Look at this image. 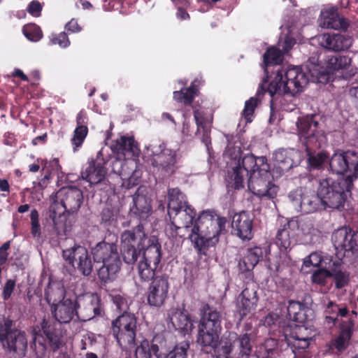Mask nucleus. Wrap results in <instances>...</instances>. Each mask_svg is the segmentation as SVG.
I'll use <instances>...</instances> for the list:
<instances>
[{"mask_svg": "<svg viewBox=\"0 0 358 358\" xmlns=\"http://www.w3.org/2000/svg\"><path fill=\"white\" fill-rule=\"evenodd\" d=\"M22 31L26 38L31 41L37 42L43 37L40 27L34 24L25 25Z\"/></svg>", "mask_w": 358, "mask_h": 358, "instance_id": "obj_51", "label": "nucleus"}, {"mask_svg": "<svg viewBox=\"0 0 358 358\" xmlns=\"http://www.w3.org/2000/svg\"><path fill=\"white\" fill-rule=\"evenodd\" d=\"M253 219L251 215L242 211L234 215L231 227L234 233L242 241H250L253 237Z\"/></svg>", "mask_w": 358, "mask_h": 358, "instance_id": "obj_26", "label": "nucleus"}, {"mask_svg": "<svg viewBox=\"0 0 358 358\" xmlns=\"http://www.w3.org/2000/svg\"><path fill=\"white\" fill-rule=\"evenodd\" d=\"M318 23L320 27L325 29H345L348 27L347 20L338 15L337 8L334 6L322 10Z\"/></svg>", "mask_w": 358, "mask_h": 358, "instance_id": "obj_29", "label": "nucleus"}, {"mask_svg": "<svg viewBox=\"0 0 358 358\" xmlns=\"http://www.w3.org/2000/svg\"><path fill=\"white\" fill-rule=\"evenodd\" d=\"M216 358H241L236 356V352H233V345L230 338L221 341L219 345L214 347Z\"/></svg>", "mask_w": 358, "mask_h": 358, "instance_id": "obj_45", "label": "nucleus"}, {"mask_svg": "<svg viewBox=\"0 0 358 358\" xmlns=\"http://www.w3.org/2000/svg\"><path fill=\"white\" fill-rule=\"evenodd\" d=\"M76 303L77 319L87 321L100 314L99 298L92 294H85L74 299Z\"/></svg>", "mask_w": 358, "mask_h": 358, "instance_id": "obj_22", "label": "nucleus"}, {"mask_svg": "<svg viewBox=\"0 0 358 358\" xmlns=\"http://www.w3.org/2000/svg\"><path fill=\"white\" fill-rule=\"evenodd\" d=\"M121 252L125 263L132 264L136 262L149 237L145 233L143 224H138L131 229L124 231L120 236Z\"/></svg>", "mask_w": 358, "mask_h": 358, "instance_id": "obj_9", "label": "nucleus"}, {"mask_svg": "<svg viewBox=\"0 0 358 358\" xmlns=\"http://www.w3.org/2000/svg\"><path fill=\"white\" fill-rule=\"evenodd\" d=\"M51 42L54 45H59L61 48H67L70 45V41L65 32L59 34H53L51 36Z\"/></svg>", "mask_w": 358, "mask_h": 358, "instance_id": "obj_59", "label": "nucleus"}, {"mask_svg": "<svg viewBox=\"0 0 358 358\" xmlns=\"http://www.w3.org/2000/svg\"><path fill=\"white\" fill-rule=\"evenodd\" d=\"M331 171L338 175H343L350 167L354 173L350 176H358V152L348 150L346 152H336L329 159Z\"/></svg>", "mask_w": 358, "mask_h": 358, "instance_id": "obj_20", "label": "nucleus"}, {"mask_svg": "<svg viewBox=\"0 0 358 358\" xmlns=\"http://www.w3.org/2000/svg\"><path fill=\"white\" fill-rule=\"evenodd\" d=\"M331 241L336 251L338 259H342L346 253L358 252V232L348 227H342L336 230Z\"/></svg>", "mask_w": 358, "mask_h": 358, "instance_id": "obj_17", "label": "nucleus"}, {"mask_svg": "<svg viewBox=\"0 0 358 358\" xmlns=\"http://www.w3.org/2000/svg\"><path fill=\"white\" fill-rule=\"evenodd\" d=\"M41 328L48 341L50 348L53 351L59 350L63 345L62 336L55 331L54 328L45 319L41 322Z\"/></svg>", "mask_w": 358, "mask_h": 358, "instance_id": "obj_41", "label": "nucleus"}, {"mask_svg": "<svg viewBox=\"0 0 358 358\" xmlns=\"http://www.w3.org/2000/svg\"><path fill=\"white\" fill-rule=\"evenodd\" d=\"M112 171L117 174L122 180V186L131 188L137 185L141 177V171L134 160L115 159L111 164Z\"/></svg>", "mask_w": 358, "mask_h": 358, "instance_id": "obj_18", "label": "nucleus"}, {"mask_svg": "<svg viewBox=\"0 0 358 358\" xmlns=\"http://www.w3.org/2000/svg\"><path fill=\"white\" fill-rule=\"evenodd\" d=\"M292 332L288 334L287 338L298 339H312L309 330L304 326L294 324L292 327Z\"/></svg>", "mask_w": 358, "mask_h": 358, "instance_id": "obj_53", "label": "nucleus"}, {"mask_svg": "<svg viewBox=\"0 0 358 358\" xmlns=\"http://www.w3.org/2000/svg\"><path fill=\"white\" fill-rule=\"evenodd\" d=\"M229 336L233 348H237L239 350V352L236 353V356L243 358L244 357H247L250 354L252 345L249 336L247 334L238 338L236 334L230 333Z\"/></svg>", "mask_w": 358, "mask_h": 358, "instance_id": "obj_37", "label": "nucleus"}, {"mask_svg": "<svg viewBox=\"0 0 358 358\" xmlns=\"http://www.w3.org/2000/svg\"><path fill=\"white\" fill-rule=\"evenodd\" d=\"M189 348V343L182 342L176 345L166 357H158V358H187V350Z\"/></svg>", "mask_w": 358, "mask_h": 358, "instance_id": "obj_52", "label": "nucleus"}, {"mask_svg": "<svg viewBox=\"0 0 358 358\" xmlns=\"http://www.w3.org/2000/svg\"><path fill=\"white\" fill-rule=\"evenodd\" d=\"M77 127L74 130V134L71 138V143L73 145L74 152L83 145L88 133L86 126V115L83 111L79 112L76 117Z\"/></svg>", "mask_w": 358, "mask_h": 358, "instance_id": "obj_35", "label": "nucleus"}, {"mask_svg": "<svg viewBox=\"0 0 358 358\" xmlns=\"http://www.w3.org/2000/svg\"><path fill=\"white\" fill-rule=\"evenodd\" d=\"M158 265H151V263L141 260L138 265L139 276L143 280L148 281L155 278V271Z\"/></svg>", "mask_w": 358, "mask_h": 358, "instance_id": "obj_47", "label": "nucleus"}, {"mask_svg": "<svg viewBox=\"0 0 358 358\" xmlns=\"http://www.w3.org/2000/svg\"><path fill=\"white\" fill-rule=\"evenodd\" d=\"M113 303L115 305L117 310L121 312L127 313V310L131 303L130 297L122 292H113L110 294Z\"/></svg>", "mask_w": 358, "mask_h": 358, "instance_id": "obj_46", "label": "nucleus"}, {"mask_svg": "<svg viewBox=\"0 0 358 358\" xmlns=\"http://www.w3.org/2000/svg\"><path fill=\"white\" fill-rule=\"evenodd\" d=\"M306 73L299 67L278 69L268 85L263 83L257 91V94L267 92L271 97L275 95H294L302 91L307 84Z\"/></svg>", "mask_w": 358, "mask_h": 358, "instance_id": "obj_5", "label": "nucleus"}, {"mask_svg": "<svg viewBox=\"0 0 358 358\" xmlns=\"http://www.w3.org/2000/svg\"><path fill=\"white\" fill-rule=\"evenodd\" d=\"M82 191L73 187H63L56 194V199L50 207L49 217L52 220L57 235L66 234V213L73 214L78 211L83 203Z\"/></svg>", "mask_w": 358, "mask_h": 358, "instance_id": "obj_4", "label": "nucleus"}, {"mask_svg": "<svg viewBox=\"0 0 358 358\" xmlns=\"http://www.w3.org/2000/svg\"><path fill=\"white\" fill-rule=\"evenodd\" d=\"M15 281L14 280L9 279L6 282L3 287L2 292V298L3 300L6 301L10 297L15 289Z\"/></svg>", "mask_w": 358, "mask_h": 358, "instance_id": "obj_62", "label": "nucleus"}, {"mask_svg": "<svg viewBox=\"0 0 358 358\" xmlns=\"http://www.w3.org/2000/svg\"><path fill=\"white\" fill-rule=\"evenodd\" d=\"M318 123L313 116H306L296 122L299 135L304 138L303 145L309 152L313 147H322L326 143V136L317 131Z\"/></svg>", "mask_w": 358, "mask_h": 358, "instance_id": "obj_15", "label": "nucleus"}, {"mask_svg": "<svg viewBox=\"0 0 358 358\" xmlns=\"http://www.w3.org/2000/svg\"><path fill=\"white\" fill-rule=\"evenodd\" d=\"M355 176L340 177L336 180L326 178L319 180L318 194L322 198L323 209H342L353 187Z\"/></svg>", "mask_w": 358, "mask_h": 358, "instance_id": "obj_6", "label": "nucleus"}, {"mask_svg": "<svg viewBox=\"0 0 358 358\" xmlns=\"http://www.w3.org/2000/svg\"><path fill=\"white\" fill-rule=\"evenodd\" d=\"M282 61V53L280 50L271 47L264 54L265 64H278Z\"/></svg>", "mask_w": 358, "mask_h": 358, "instance_id": "obj_49", "label": "nucleus"}, {"mask_svg": "<svg viewBox=\"0 0 358 358\" xmlns=\"http://www.w3.org/2000/svg\"><path fill=\"white\" fill-rule=\"evenodd\" d=\"M91 253L95 263L102 264L98 270L99 279L104 282L113 280L121 266L117 245L101 241L92 248Z\"/></svg>", "mask_w": 358, "mask_h": 358, "instance_id": "obj_8", "label": "nucleus"}, {"mask_svg": "<svg viewBox=\"0 0 358 358\" xmlns=\"http://www.w3.org/2000/svg\"><path fill=\"white\" fill-rule=\"evenodd\" d=\"M320 148V147H313L310 149L309 152L305 148L308 156V164L313 169L321 168L322 165L329 160V156L326 152H315L316 149Z\"/></svg>", "mask_w": 358, "mask_h": 358, "instance_id": "obj_43", "label": "nucleus"}, {"mask_svg": "<svg viewBox=\"0 0 358 358\" xmlns=\"http://www.w3.org/2000/svg\"><path fill=\"white\" fill-rule=\"evenodd\" d=\"M96 343V336L94 333L87 332L82 336L80 349L87 350L88 348L93 346Z\"/></svg>", "mask_w": 358, "mask_h": 358, "instance_id": "obj_58", "label": "nucleus"}, {"mask_svg": "<svg viewBox=\"0 0 358 358\" xmlns=\"http://www.w3.org/2000/svg\"><path fill=\"white\" fill-rule=\"evenodd\" d=\"M289 262V259L285 257H280L278 259L271 262L268 264V268L273 272L280 273L281 272L286 266H288Z\"/></svg>", "mask_w": 358, "mask_h": 358, "instance_id": "obj_56", "label": "nucleus"}, {"mask_svg": "<svg viewBox=\"0 0 358 358\" xmlns=\"http://www.w3.org/2000/svg\"><path fill=\"white\" fill-rule=\"evenodd\" d=\"M13 325V320L0 317V342L9 351L22 355L27 347L26 334Z\"/></svg>", "mask_w": 358, "mask_h": 358, "instance_id": "obj_12", "label": "nucleus"}, {"mask_svg": "<svg viewBox=\"0 0 358 358\" xmlns=\"http://www.w3.org/2000/svg\"><path fill=\"white\" fill-rule=\"evenodd\" d=\"M50 309L55 319L61 324H67L77 319L76 303L74 299H66L57 304L51 305Z\"/></svg>", "mask_w": 358, "mask_h": 358, "instance_id": "obj_28", "label": "nucleus"}, {"mask_svg": "<svg viewBox=\"0 0 358 358\" xmlns=\"http://www.w3.org/2000/svg\"><path fill=\"white\" fill-rule=\"evenodd\" d=\"M136 318L134 314L124 313L112 322L113 335L122 349H127L135 343Z\"/></svg>", "mask_w": 358, "mask_h": 358, "instance_id": "obj_13", "label": "nucleus"}, {"mask_svg": "<svg viewBox=\"0 0 358 358\" xmlns=\"http://www.w3.org/2000/svg\"><path fill=\"white\" fill-rule=\"evenodd\" d=\"M262 257L259 248H250L246 255L239 261L238 266L242 272L248 271L254 268Z\"/></svg>", "mask_w": 358, "mask_h": 358, "instance_id": "obj_39", "label": "nucleus"}, {"mask_svg": "<svg viewBox=\"0 0 358 358\" xmlns=\"http://www.w3.org/2000/svg\"><path fill=\"white\" fill-rule=\"evenodd\" d=\"M226 223V218L217 216L213 210L202 211L195 220L189 236L195 248L201 251L215 245Z\"/></svg>", "mask_w": 358, "mask_h": 358, "instance_id": "obj_3", "label": "nucleus"}, {"mask_svg": "<svg viewBox=\"0 0 358 358\" xmlns=\"http://www.w3.org/2000/svg\"><path fill=\"white\" fill-rule=\"evenodd\" d=\"M325 324L331 328L338 326V335L332 339L329 344L331 350L336 349L338 352L345 350L350 345L352 335L356 313L350 311L345 306L329 301L326 307Z\"/></svg>", "mask_w": 358, "mask_h": 358, "instance_id": "obj_2", "label": "nucleus"}, {"mask_svg": "<svg viewBox=\"0 0 358 358\" xmlns=\"http://www.w3.org/2000/svg\"><path fill=\"white\" fill-rule=\"evenodd\" d=\"M320 45L334 52L348 50L352 44V38L342 34H324L316 36Z\"/></svg>", "mask_w": 358, "mask_h": 358, "instance_id": "obj_24", "label": "nucleus"}, {"mask_svg": "<svg viewBox=\"0 0 358 358\" xmlns=\"http://www.w3.org/2000/svg\"><path fill=\"white\" fill-rule=\"evenodd\" d=\"M114 149L119 153L136 155L138 153L137 144L133 137L121 136L113 145Z\"/></svg>", "mask_w": 358, "mask_h": 358, "instance_id": "obj_40", "label": "nucleus"}, {"mask_svg": "<svg viewBox=\"0 0 358 358\" xmlns=\"http://www.w3.org/2000/svg\"><path fill=\"white\" fill-rule=\"evenodd\" d=\"M199 85V82L197 80H195L192 83L189 88L174 92V99L185 104H191L193 99L197 93V87Z\"/></svg>", "mask_w": 358, "mask_h": 358, "instance_id": "obj_42", "label": "nucleus"}, {"mask_svg": "<svg viewBox=\"0 0 358 358\" xmlns=\"http://www.w3.org/2000/svg\"><path fill=\"white\" fill-rule=\"evenodd\" d=\"M194 116L197 125V133H199L201 128L205 129L206 127V120L204 117V113L201 110H194Z\"/></svg>", "mask_w": 358, "mask_h": 358, "instance_id": "obj_63", "label": "nucleus"}, {"mask_svg": "<svg viewBox=\"0 0 358 358\" xmlns=\"http://www.w3.org/2000/svg\"><path fill=\"white\" fill-rule=\"evenodd\" d=\"M289 329L288 328L285 330V341L287 345L292 348L294 353H296V351L299 350H305L309 346L311 339L287 338V331H289Z\"/></svg>", "mask_w": 358, "mask_h": 358, "instance_id": "obj_50", "label": "nucleus"}, {"mask_svg": "<svg viewBox=\"0 0 358 358\" xmlns=\"http://www.w3.org/2000/svg\"><path fill=\"white\" fill-rule=\"evenodd\" d=\"M303 306L298 301H290L287 306V314L289 319L301 322L303 320Z\"/></svg>", "mask_w": 358, "mask_h": 358, "instance_id": "obj_48", "label": "nucleus"}, {"mask_svg": "<svg viewBox=\"0 0 358 358\" xmlns=\"http://www.w3.org/2000/svg\"><path fill=\"white\" fill-rule=\"evenodd\" d=\"M196 215V210L189 204L177 210L175 213L169 214L171 222L167 224L166 232L173 238L183 236L185 234H182V229L189 231V229L194 226Z\"/></svg>", "mask_w": 358, "mask_h": 358, "instance_id": "obj_16", "label": "nucleus"}, {"mask_svg": "<svg viewBox=\"0 0 358 358\" xmlns=\"http://www.w3.org/2000/svg\"><path fill=\"white\" fill-rule=\"evenodd\" d=\"M221 313L208 307L200 320L197 342L203 347L214 348L221 331Z\"/></svg>", "mask_w": 358, "mask_h": 358, "instance_id": "obj_11", "label": "nucleus"}, {"mask_svg": "<svg viewBox=\"0 0 358 358\" xmlns=\"http://www.w3.org/2000/svg\"><path fill=\"white\" fill-rule=\"evenodd\" d=\"M322 262V257L320 254L317 252H312L308 257L304 259L303 265L306 267L313 266L315 267L319 266Z\"/></svg>", "mask_w": 358, "mask_h": 358, "instance_id": "obj_60", "label": "nucleus"}, {"mask_svg": "<svg viewBox=\"0 0 358 358\" xmlns=\"http://www.w3.org/2000/svg\"><path fill=\"white\" fill-rule=\"evenodd\" d=\"M168 214L175 213L177 210L188 206L186 196L178 188L170 189L168 192Z\"/></svg>", "mask_w": 358, "mask_h": 358, "instance_id": "obj_38", "label": "nucleus"}, {"mask_svg": "<svg viewBox=\"0 0 358 358\" xmlns=\"http://www.w3.org/2000/svg\"><path fill=\"white\" fill-rule=\"evenodd\" d=\"M352 58L345 55H327L315 53L306 62V68L313 82L326 83L330 74L350 67Z\"/></svg>", "mask_w": 358, "mask_h": 358, "instance_id": "obj_7", "label": "nucleus"}, {"mask_svg": "<svg viewBox=\"0 0 358 358\" xmlns=\"http://www.w3.org/2000/svg\"><path fill=\"white\" fill-rule=\"evenodd\" d=\"M330 277H331V271L325 269H319L313 273L311 280L313 283L324 285L326 283L327 279Z\"/></svg>", "mask_w": 358, "mask_h": 358, "instance_id": "obj_57", "label": "nucleus"}, {"mask_svg": "<svg viewBox=\"0 0 358 358\" xmlns=\"http://www.w3.org/2000/svg\"><path fill=\"white\" fill-rule=\"evenodd\" d=\"M169 287L166 276H156L148 288L147 296L148 303L152 306H162L167 297Z\"/></svg>", "mask_w": 358, "mask_h": 358, "instance_id": "obj_23", "label": "nucleus"}, {"mask_svg": "<svg viewBox=\"0 0 358 358\" xmlns=\"http://www.w3.org/2000/svg\"><path fill=\"white\" fill-rule=\"evenodd\" d=\"M169 317L173 327L184 334L190 332L194 328L192 320L185 310L173 308Z\"/></svg>", "mask_w": 358, "mask_h": 358, "instance_id": "obj_33", "label": "nucleus"}, {"mask_svg": "<svg viewBox=\"0 0 358 358\" xmlns=\"http://www.w3.org/2000/svg\"><path fill=\"white\" fill-rule=\"evenodd\" d=\"M341 259L335 260L332 264L329 266L331 268V276L334 278L336 286L341 289L345 287L348 282V275L341 270Z\"/></svg>", "mask_w": 358, "mask_h": 358, "instance_id": "obj_44", "label": "nucleus"}, {"mask_svg": "<svg viewBox=\"0 0 358 358\" xmlns=\"http://www.w3.org/2000/svg\"><path fill=\"white\" fill-rule=\"evenodd\" d=\"M42 10L41 4L37 1H32L27 7V11L34 17H39Z\"/></svg>", "mask_w": 358, "mask_h": 358, "instance_id": "obj_64", "label": "nucleus"}, {"mask_svg": "<svg viewBox=\"0 0 358 358\" xmlns=\"http://www.w3.org/2000/svg\"><path fill=\"white\" fill-rule=\"evenodd\" d=\"M258 303L257 291L255 287L245 288L237 299V313L240 319L255 313Z\"/></svg>", "mask_w": 358, "mask_h": 358, "instance_id": "obj_25", "label": "nucleus"}, {"mask_svg": "<svg viewBox=\"0 0 358 358\" xmlns=\"http://www.w3.org/2000/svg\"><path fill=\"white\" fill-rule=\"evenodd\" d=\"M134 206L131 211L141 219L147 218L151 213L150 199L147 196L146 189L140 187L133 197Z\"/></svg>", "mask_w": 358, "mask_h": 358, "instance_id": "obj_31", "label": "nucleus"}, {"mask_svg": "<svg viewBox=\"0 0 358 358\" xmlns=\"http://www.w3.org/2000/svg\"><path fill=\"white\" fill-rule=\"evenodd\" d=\"M146 157L150 161L155 171L162 177L172 175L178 169L176 153L170 149H166L163 143H155L146 148Z\"/></svg>", "mask_w": 358, "mask_h": 358, "instance_id": "obj_10", "label": "nucleus"}, {"mask_svg": "<svg viewBox=\"0 0 358 358\" xmlns=\"http://www.w3.org/2000/svg\"><path fill=\"white\" fill-rule=\"evenodd\" d=\"M303 159L301 151L295 149H280L273 153L274 169L279 175L298 166Z\"/></svg>", "mask_w": 358, "mask_h": 358, "instance_id": "obj_21", "label": "nucleus"}, {"mask_svg": "<svg viewBox=\"0 0 358 358\" xmlns=\"http://www.w3.org/2000/svg\"><path fill=\"white\" fill-rule=\"evenodd\" d=\"M164 346H165V341L162 335H156L150 343L144 340L136 349V358H152V355H155L157 358L166 357V355L158 354L159 349Z\"/></svg>", "mask_w": 358, "mask_h": 358, "instance_id": "obj_30", "label": "nucleus"}, {"mask_svg": "<svg viewBox=\"0 0 358 358\" xmlns=\"http://www.w3.org/2000/svg\"><path fill=\"white\" fill-rule=\"evenodd\" d=\"M45 297L50 306L57 304L62 301L69 299L66 296V291L63 285L57 282L48 285L45 291Z\"/></svg>", "mask_w": 358, "mask_h": 358, "instance_id": "obj_36", "label": "nucleus"}, {"mask_svg": "<svg viewBox=\"0 0 358 358\" xmlns=\"http://www.w3.org/2000/svg\"><path fill=\"white\" fill-rule=\"evenodd\" d=\"M64 259L85 276L92 271V262L87 249L80 245H75L64 250L62 254Z\"/></svg>", "mask_w": 358, "mask_h": 358, "instance_id": "obj_19", "label": "nucleus"}, {"mask_svg": "<svg viewBox=\"0 0 358 358\" xmlns=\"http://www.w3.org/2000/svg\"><path fill=\"white\" fill-rule=\"evenodd\" d=\"M225 156L231 159V171H228L230 183L236 189L244 187L245 178L248 177V187L255 195L259 197L274 198L278 187L271 182L273 178L270 166L265 157L256 158L253 155H247L241 159L240 145L232 144L229 135Z\"/></svg>", "mask_w": 358, "mask_h": 358, "instance_id": "obj_1", "label": "nucleus"}, {"mask_svg": "<svg viewBox=\"0 0 358 358\" xmlns=\"http://www.w3.org/2000/svg\"><path fill=\"white\" fill-rule=\"evenodd\" d=\"M101 157L102 151L100 150L96 155V159L89 161L87 167L81 172L82 178L91 185H96L105 178L106 169L104 167L103 159H101Z\"/></svg>", "mask_w": 358, "mask_h": 358, "instance_id": "obj_27", "label": "nucleus"}, {"mask_svg": "<svg viewBox=\"0 0 358 358\" xmlns=\"http://www.w3.org/2000/svg\"><path fill=\"white\" fill-rule=\"evenodd\" d=\"M276 243L284 249L288 248L291 245L289 231L287 229H282L278 231L276 235Z\"/></svg>", "mask_w": 358, "mask_h": 358, "instance_id": "obj_55", "label": "nucleus"}, {"mask_svg": "<svg viewBox=\"0 0 358 358\" xmlns=\"http://www.w3.org/2000/svg\"><path fill=\"white\" fill-rule=\"evenodd\" d=\"M293 207L303 213H313L323 209L322 198L318 192L304 187L297 188L289 194Z\"/></svg>", "mask_w": 358, "mask_h": 358, "instance_id": "obj_14", "label": "nucleus"}, {"mask_svg": "<svg viewBox=\"0 0 358 358\" xmlns=\"http://www.w3.org/2000/svg\"><path fill=\"white\" fill-rule=\"evenodd\" d=\"M258 99L251 97L249 100L245 101V108L243 111V115L245 120L246 123H250L252 120V115L256 106L258 104Z\"/></svg>", "mask_w": 358, "mask_h": 358, "instance_id": "obj_54", "label": "nucleus"}, {"mask_svg": "<svg viewBox=\"0 0 358 358\" xmlns=\"http://www.w3.org/2000/svg\"><path fill=\"white\" fill-rule=\"evenodd\" d=\"M30 217L31 222V234L34 236H38L41 232L38 223V213L36 210H31Z\"/></svg>", "mask_w": 358, "mask_h": 358, "instance_id": "obj_61", "label": "nucleus"}, {"mask_svg": "<svg viewBox=\"0 0 358 358\" xmlns=\"http://www.w3.org/2000/svg\"><path fill=\"white\" fill-rule=\"evenodd\" d=\"M142 260L151 263V265H158L162 258L161 245L156 236L149 237L146 244L142 247Z\"/></svg>", "mask_w": 358, "mask_h": 358, "instance_id": "obj_32", "label": "nucleus"}, {"mask_svg": "<svg viewBox=\"0 0 358 358\" xmlns=\"http://www.w3.org/2000/svg\"><path fill=\"white\" fill-rule=\"evenodd\" d=\"M298 235L304 244L314 243L318 236L319 230L315 227L314 222L310 218L300 219L298 221Z\"/></svg>", "mask_w": 358, "mask_h": 358, "instance_id": "obj_34", "label": "nucleus"}]
</instances>
